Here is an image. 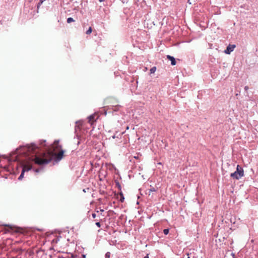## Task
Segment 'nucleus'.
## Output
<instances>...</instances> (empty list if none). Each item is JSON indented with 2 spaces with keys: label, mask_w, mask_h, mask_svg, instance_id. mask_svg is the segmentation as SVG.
I'll use <instances>...</instances> for the list:
<instances>
[{
  "label": "nucleus",
  "mask_w": 258,
  "mask_h": 258,
  "mask_svg": "<svg viewBox=\"0 0 258 258\" xmlns=\"http://www.w3.org/2000/svg\"><path fill=\"white\" fill-rule=\"evenodd\" d=\"M58 141H55L54 144L46 152L39 155H37L36 150L38 146L34 144L27 145L17 149L18 154H25L26 156H29L31 154L34 155L29 157V159L34 161V162L39 165H45L49 163L53 159L56 161H59L62 158L63 151L61 150L59 153H57L58 150Z\"/></svg>",
  "instance_id": "obj_1"
},
{
  "label": "nucleus",
  "mask_w": 258,
  "mask_h": 258,
  "mask_svg": "<svg viewBox=\"0 0 258 258\" xmlns=\"http://www.w3.org/2000/svg\"><path fill=\"white\" fill-rule=\"evenodd\" d=\"M244 176V171L239 165L237 166L236 170L230 174V176L234 179H239Z\"/></svg>",
  "instance_id": "obj_2"
},
{
  "label": "nucleus",
  "mask_w": 258,
  "mask_h": 258,
  "mask_svg": "<svg viewBox=\"0 0 258 258\" xmlns=\"http://www.w3.org/2000/svg\"><path fill=\"white\" fill-rule=\"evenodd\" d=\"M235 45H231L229 44L227 47L226 49L224 51V52L226 54H230L232 51H233L234 49L235 48Z\"/></svg>",
  "instance_id": "obj_3"
},
{
  "label": "nucleus",
  "mask_w": 258,
  "mask_h": 258,
  "mask_svg": "<svg viewBox=\"0 0 258 258\" xmlns=\"http://www.w3.org/2000/svg\"><path fill=\"white\" fill-rule=\"evenodd\" d=\"M96 116V114H92L88 117V122L91 124H92L95 121H96V119L95 118Z\"/></svg>",
  "instance_id": "obj_4"
},
{
  "label": "nucleus",
  "mask_w": 258,
  "mask_h": 258,
  "mask_svg": "<svg viewBox=\"0 0 258 258\" xmlns=\"http://www.w3.org/2000/svg\"><path fill=\"white\" fill-rule=\"evenodd\" d=\"M32 168V165H29V164H25L24 165L23 167L22 171H24V172L25 171H28L30 170Z\"/></svg>",
  "instance_id": "obj_5"
},
{
  "label": "nucleus",
  "mask_w": 258,
  "mask_h": 258,
  "mask_svg": "<svg viewBox=\"0 0 258 258\" xmlns=\"http://www.w3.org/2000/svg\"><path fill=\"white\" fill-rule=\"evenodd\" d=\"M167 58L171 61V64L172 66H174L176 64V60L175 58L173 56H171L169 55H167Z\"/></svg>",
  "instance_id": "obj_6"
},
{
  "label": "nucleus",
  "mask_w": 258,
  "mask_h": 258,
  "mask_svg": "<svg viewBox=\"0 0 258 258\" xmlns=\"http://www.w3.org/2000/svg\"><path fill=\"white\" fill-rule=\"evenodd\" d=\"M120 196V201L121 202H123L124 201V197H123V194L122 192H120V194H119Z\"/></svg>",
  "instance_id": "obj_7"
},
{
  "label": "nucleus",
  "mask_w": 258,
  "mask_h": 258,
  "mask_svg": "<svg viewBox=\"0 0 258 258\" xmlns=\"http://www.w3.org/2000/svg\"><path fill=\"white\" fill-rule=\"evenodd\" d=\"M24 171H22V172H21L20 175L19 176L18 179L22 180L24 177Z\"/></svg>",
  "instance_id": "obj_8"
},
{
  "label": "nucleus",
  "mask_w": 258,
  "mask_h": 258,
  "mask_svg": "<svg viewBox=\"0 0 258 258\" xmlns=\"http://www.w3.org/2000/svg\"><path fill=\"white\" fill-rule=\"evenodd\" d=\"M156 70V68L155 67H152V68L150 69V73H151V74H153V73H154L155 72Z\"/></svg>",
  "instance_id": "obj_9"
},
{
  "label": "nucleus",
  "mask_w": 258,
  "mask_h": 258,
  "mask_svg": "<svg viewBox=\"0 0 258 258\" xmlns=\"http://www.w3.org/2000/svg\"><path fill=\"white\" fill-rule=\"evenodd\" d=\"M248 89H249V88H248V86H245L244 87L245 95L246 96H248V92H247V91H248Z\"/></svg>",
  "instance_id": "obj_10"
},
{
  "label": "nucleus",
  "mask_w": 258,
  "mask_h": 258,
  "mask_svg": "<svg viewBox=\"0 0 258 258\" xmlns=\"http://www.w3.org/2000/svg\"><path fill=\"white\" fill-rule=\"evenodd\" d=\"M115 185H116V187L118 188V189L120 190H121V185L119 184V182L116 181Z\"/></svg>",
  "instance_id": "obj_11"
},
{
  "label": "nucleus",
  "mask_w": 258,
  "mask_h": 258,
  "mask_svg": "<svg viewBox=\"0 0 258 258\" xmlns=\"http://www.w3.org/2000/svg\"><path fill=\"white\" fill-rule=\"evenodd\" d=\"M67 21L68 23H71V22H74L75 21L72 18H69L67 19Z\"/></svg>",
  "instance_id": "obj_12"
},
{
  "label": "nucleus",
  "mask_w": 258,
  "mask_h": 258,
  "mask_svg": "<svg viewBox=\"0 0 258 258\" xmlns=\"http://www.w3.org/2000/svg\"><path fill=\"white\" fill-rule=\"evenodd\" d=\"M45 0H40V2L37 5V9H38L40 7V6H41V5L43 3V2L44 1H45Z\"/></svg>",
  "instance_id": "obj_13"
},
{
  "label": "nucleus",
  "mask_w": 258,
  "mask_h": 258,
  "mask_svg": "<svg viewBox=\"0 0 258 258\" xmlns=\"http://www.w3.org/2000/svg\"><path fill=\"white\" fill-rule=\"evenodd\" d=\"M163 233L164 234L167 235L169 233V229H165L163 230Z\"/></svg>",
  "instance_id": "obj_14"
},
{
  "label": "nucleus",
  "mask_w": 258,
  "mask_h": 258,
  "mask_svg": "<svg viewBox=\"0 0 258 258\" xmlns=\"http://www.w3.org/2000/svg\"><path fill=\"white\" fill-rule=\"evenodd\" d=\"M92 31L91 27H89V29L86 31V34H90L92 32Z\"/></svg>",
  "instance_id": "obj_15"
},
{
  "label": "nucleus",
  "mask_w": 258,
  "mask_h": 258,
  "mask_svg": "<svg viewBox=\"0 0 258 258\" xmlns=\"http://www.w3.org/2000/svg\"><path fill=\"white\" fill-rule=\"evenodd\" d=\"M110 253L109 252H107L105 254V258H110Z\"/></svg>",
  "instance_id": "obj_16"
},
{
  "label": "nucleus",
  "mask_w": 258,
  "mask_h": 258,
  "mask_svg": "<svg viewBox=\"0 0 258 258\" xmlns=\"http://www.w3.org/2000/svg\"><path fill=\"white\" fill-rule=\"evenodd\" d=\"M149 190H150V192H151H151L155 191H156V189H155V188H154V187H153L149 189Z\"/></svg>",
  "instance_id": "obj_17"
},
{
  "label": "nucleus",
  "mask_w": 258,
  "mask_h": 258,
  "mask_svg": "<svg viewBox=\"0 0 258 258\" xmlns=\"http://www.w3.org/2000/svg\"><path fill=\"white\" fill-rule=\"evenodd\" d=\"M45 141H43L41 142L40 143V145H41V146H45Z\"/></svg>",
  "instance_id": "obj_18"
},
{
  "label": "nucleus",
  "mask_w": 258,
  "mask_h": 258,
  "mask_svg": "<svg viewBox=\"0 0 258 258\" xmlns=\"http://www.w3.org/2000/svg\"><path fill=\"white\" fill-rule=\"evenodd\" d=\"M96 225L98 227H100L101 226V224H100V222H96Z\"/></svg>",
  "instance_id": "obj_19"
},
{
  "label": "nucleus",
  "mask_w": 258,
  "mask_h": 258,
  "mask_svg": "<svg viewBox=\"0 0 258 258\" xmlns=\"http://www.w3.org/2000/svg\"><path fill=\"white\" fill-rule=\"evenodd\" d=\"M96 217V214H95V213H93V214H92V217H93V218H95Z\"/></svg>",
  "instance_id": "obj_20"
},
{
  "label": "nucleus",
  "mask_w": 258,
  "mask_h": 258,
  "mask_svg": "<svg viewBox=\"0 0 258 258\" xmlns=\"http://www.w3.org/2000/svg\"><path fill=\"white\" fill-rule=\"evenodd\" d=\"M11 258H21V257H19V256H17L16 257H12Z\"/></svg>",
  "instance_id": "obj_21"
},
{
  "label": "nucleus",
  "mask_w": 258,
  "mask_h": 258,
  "mask_svg": "<svg viewBox=\"0 0 258 258\" xmlns=\"http://www.w3.org/2000/svg\"><path fill=\"white\" fill-rule=\"evenodd\" d=\"M144 258H149V256H148V255H147L145 256Z\"/></svg>",
  "instance_id": "obj_22"
},
{
  "label": "nucleus",
  "mask_w": 258,
  "mask_h": 258,
  "mask_svg": "<svg viewBox=\"0 0 258 258\" xmlns=\"http://www.w3.org/2000/svg\"><path fill=\"white\" fill-rule=\"evenodd\" d=\"M105 1V0H99V1L100 2H103V1Z\"/></svg>",
  "instance_id": "obj_23"
},
{
  "label": "nucleus",
  "mask_w": 258,
  "mask_h": 258,
  "mask_svg": "<svg viewBox=\"0 0 258 258\" xmlns=\"http://www.w3.org/2000/svg\"><path fill=\"white\" fill-rule=\"evenodd\" d=\"M100 211H101V212H104V210H103V209H101V210H100Z\"/></svg>",
  "instance_id": "obj_24"
},
{
  "label": "nucleus",
  "mask_w": 258,
  "mask_h": 258,
  "mask_svg": "<svg viewBox=\"0 0 258 258\" xmlns=\"http://www.w3.org/2000/svg\"><path fill=\"white\" fill-rule=\"evenodd\" d=\"M0 23H1V24H3V21H2V20H1V21H0Z\"/></svg>",
  "instance_id": "obj_25"
},
{
  "label": "nucleus",
  "mask_w": 258,
  "mask_h": 258,
  "mask_svg": "<svg viewBox=\"0 0 258 258\" xmlns=\"http://www.w3.org/2000/svg\"><path fill=\"white\" fill-rule=\"evenodd\" d=\"M112 138L114 139L115 138V136H112Z\"/></svg>",
  "instance_id": "obj_26"
},
{
  "label": "nucleus",
  "mask_w": 258,
  "mask_h": 258,
  "mask_svg": "<svg viewBox=\"0 0 258 258\" xmlns=\"http://www.w3.org/2000/svg\"><path fill=\"white\" fill-rule=\"evenodd\" d=\"M36 172H38V170H36Z\"/></svg>",
  "instance_id": "obj_27"
},
{
  "label": "nucleus",
  "mask_w": 258,
  "mask_h": 258,
  "mask_svg": "<svg viewBox=\"0 0 258 258\" xmlns=\"http://www.w3.org/2000/svg\"><path fill=\"white\" fill-rule=\"evenodd\" d=\"M187 258H190L189 256Z\"/></svg>",
  "instance_id": "obj_28"
}]
</instances>
